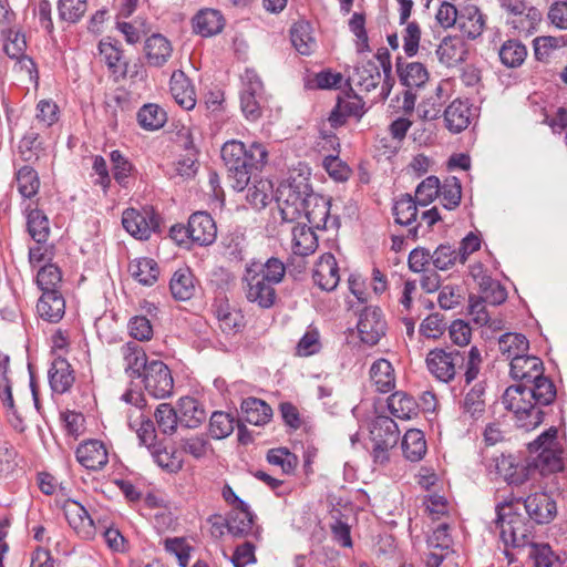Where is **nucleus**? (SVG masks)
Masks as SVG:
<instances>
[{"instance_id": "63", "label": "nucleus", "mask_w": 567, "mask_h": 567, "mask_svg": "<svg viewBox=\"0 0 567 567\" xmlns=\"http://www.w3.org/2000/svg\"><path fill=\"white\" fill-rule=\"evenodd\" d=\"M566 44L564 37H537L534 40L535 56L539 61L547 60L554 50L559 49Z\"/></svg>"}, {"instance_id": "49", "label": "nucleus", "mask_w": 567, "mask_h": 567, "mask_svg": "<svg viewBox=\"0 0 567 567\" xmlns=\"http://www.w3.org/2000/svg\"><path fill=\"white\" fill-rule=\"evenodd\" d=\"M19 193L24 198H31L38 194L40 181L38 173L31 166L21 167L16 176Z\"/></svg>"}, {"instance_id": "12", "label": "nucleus", "mask_w": 567, "mask_h": 567, "mask_svg": "<svg viewBox=\"0 0 567 567\" xmlns=\"http://www.w3.org/2000/svg\"><path fill=\"white\" fill-rule=\"evenodd\" d=\"M358 333L362 342L374 346L385 334L386 322L378 308H365L358 321Z\"/></svg>"}, {"instance_id": "60", "label": "nucleus", "mask_w": 567, "mask_h": 567, "mask_svg": "<svg viewBox=\"0 0 567 567\" xmlns=\"http://www.w3.org/2000/svg\"><path fill=\"white\" fill-rule=\"evenodd\" d=\"M267 461L275 466H279L284 474H290L295 471L298 458L287 449H272L267 454Z\"/></svg>"}, {"instance_id": "32", "label": "nucleus", "mask_w": 567, "mask_h": 567, "mask_svg": "<svg viewBox=\"0 0 567 567\" xmlns=\"http://www.w3.org/2000/svg\"><path fill=\"white\" fill-rule=\"evenodd\" d=\"M254 520L255 515L246 504V506L230 511L227 518V529L236 537H244L252 532Z\"/></svg>"}, {"instance_id": "31", "label": "nucleus", "mask_w": 567, "mask_h": 567, "mask_svg": "<svg viewBox=\"0 0 567 567\" xmlns=\"http://www.w3.org/2000/svg\"><path fill=\"white\" fill-rule=\"evenodd\" d=\"M243 419L245 422L254 425H264L272 416L271 408L262 400L257 398H247L240 405Z\"/></svg>"}, {"instance_id": "40", "label": "nucleus", "mask_w": 567, "mask_h": 567, "mask_svg": "<svg viewBox=\"0 0 567 567\" xmlns=\"http://www.w3.org/2000/svg\"><path fill=\"white\" fill-rule=\"evenodd\" d=\"M370 377L375 390L381 393H388L395 386L394 370L385 359H379L371 365Z\"/></svg>"}, {"instance_id": "47", "label": "nucleus", "mask_w": 567, "mask_h": 567, "mask_svg": "<svg viewBox=\"0 0 567 567\" xmlns=\"http://www.w3.org/2000/svg\"><path fill=\"white\" fill-rule=\"evenodd\" d=\"M19 153L24 162H37L47 156V151L37 132H28L19 143Z\"/></svg>"}, {"instance_id": "20", "label": "nucleus", "mask_w": 567, "mask_h": 567, "mask_svg": "<svg viewBox=\"0 0 567 567\" xmlns=\"http://www.w3.org/2000/svg\"><path fill=\"white\" fill-rule=\"evenodd\" d=\"M190 240L200 246H207L214 243L217 229L212 216L205 212L194 213L189 217Z\"/></svg>"}, {"instance_id": "38", "label": "nucleus", "mask_w": 567, "mask_h": 567, "mask_svg": "<svg viewBox=\"0 0 567 567\" xmlns=\"http://www.w3.org/2000/svg\"><path fill=\"white\" fill-rule=\"evenodd\" d=\"M290 40L301 55H310L316 48L311 24L305 20L293 23L290 29Z\"/></svg>"}, {"instance_id": "13", "label": "nucleus", "mask_w": 567, "mask_h": 567, "mask_svg": "<svg viewBox=\"0 0 567 567\" xmlns=\"http://www.w3.org/2000/svg\"><path fill=\"white\" fill-rule=\"evenodd\" d=\"M476 116V109L468 100L455 99L444 110L445 127L453 134L466 130Z\"/></svg>"}, {"instance_id": "18", "label": "nucleus", "mask_w": 567, "mask_h": 567, "mask_svg": "<svg viewBox=\"0 0 567 567\" xmlns=\"http://www.w3.org/2000/svg\"><path fill=\"white\" fill-rule=\"evenodd\" d=\"M364 105L365 103L362 97L357 94L339 97L329 116L331 126L338 127L343 125L349 116L361 118L365 113Z\"/></svg>"}, {"instance_id": "10", "label": "nucleus", "mask_w": 567, "mask_h": 567, "mask_svg": "<svg viewBox=\"0 0 567 567\" xmlns=\"http://www.w3.org/2000/svg\"><path fill=\"white\" fill-rule=\"evenodd\" d=\"M330 200L322 195L312 193L308 196V203L302 209L311 227L316 229L338 228L340 220L338 216L330 215Z\"/></svg>"}, {"instance_id": "39", "label": "nucleus", "mask_w": 567, "mask_h": 567, "mask_svg": "<svg viewBox=\"0 0 567 567\" xmlns=\"http://www.w3.org/2000/svg\"><path fill=\"white\" fill-rule=\"evenodd\" d=\"M131 276L143 286L154 285L159 276V267L152 258H137L130 262Z\"/></svg>"}, {"instance_id": "19", "label": "nucleus", "mask_w": 567, "mask_h": 567, "mask_svg": "<svg viewBox=\"0 0 567 567\" xmlns=\"http://www.w3.org/2000/svg\"><path fill=\"white\" fill-rule=\"evenodd\" d=\"M509 374L512 379L518 381L517 384L528 385L533 379L540 377L544 372L543 361L535 355H528L527 353L515 358L509 363Z\"/></svg>"}, {"instance_id": "21", "label": "nucleus", "mask_w": 567, "mask_h": 567, "mask_svg": "<svg viewBox=\"0 0 567 567\" xmlns=\"http://www.w3.org/2000/svg\"><path fill=\"white\" fill-rule=\"evenodd\" d=\"M193 30L202 37H213L220 33L225 27L223 14L215 9H202L192 19Z\"/></svg>"}, {"instance_id": "25", "label": "nucleus", "mask_w": 567, "mask_h": 567, "mask_svg": "<svg viewBox=\"0 0 567 567\" xmlns=\"http://www.w3.org/2000/svg\"><path fill=\"white\" fill-rule=\"evenodd\" d=\"M39 316L48 322H59L65 313V300L60 291L43 292L37 303Z\"/></svg>"}, {"instance_id": "41", "label": "nucleus", "mask_w": 567, "mask_h": 567, "mask_svg": "<svg viewBox=\"0 0 567 567\" xmlns=\"http://www.w3.org/2000/svg\"><path fill=\"white\" fill-rule=\"evenodd\" d=\"M485 386L483 383H476L464 396L461 409L462 414L472 420H478L483 416L486 408Z\"/></svg>"}, {"instance_id": "58", "label": "nucleus", "mask_w": 567, "mask_h": 567, "mask_svg": "<svg viewBox=\"0 0 567 567\" xmlns=\"http://www.w3.org/2000/svg\"><path fill=\"white\" fill-rule=\"evenodd\" d=\"M441 184L436 176L422 181L415 190V199L420 206H427L440 195Z\"/></svg>"}, {"instance_id": "14", "label": "nucleus", "mask_w": 567, "mask_h": 567, "mask_svg": "<svg viewBox=\"0 0 567 567\" xmlns=\"http://www.w3.org/2000/svg\"><path fill=\"white\" fill-rule=\"evenodd\" d=\"M64 514L69 525L83 539H92L96 534V527L87 511L76 501H66Z\"/></svg>"}, {"instance_id": "5", "label": "nucleus", "mask_w": 567, "mask_h": 567, "mask_svg": "<svg viewBox=\"0 0 567 567\" xmlns=\"http://www.w3.org/2000/svg\"><path fill=\"white\" fill-rule=\"evenodd\" d=\"M557 436V427L550 426L528 444L529 452L536 454L533 465L543 475L556 473L564 468V450Z\"/></svg>"}, {"instance_id": "1", "label": "nucleus", "mask_w": 567, "mask_h": 567, "mask_svg": "<svg viewBox=\"0 0 567 567\" xmlns=\"http://www.w3.org/2000/svg\"><path fill=\"white\" fill-rule=\"evenodd\" d=\"M556 394L555 384L543 373L528 385L525 383L508 386L502 396V403L514 413L518 427L530 431L543 422L542 406L553 403Z\"/></svg>"}, {"instance_id": "64", "label": "nucleus", "mask_w": 567, "mask_h": 567, "mask_svg": "<svg viewBox=\"0 0 567 567\" xmlns=\"http://www.w3.org/2000/svg\"><path fill=\"white\" fill-rule=\"evenodd\" d=\"M198 169L196 154L189 150L186 155L178 158L174 164V177H181L183 181L195 177Z\"/></svg>"}, {"instance_id": "45", "label": "nucleus", "mask_w": 567, "mask_h": 567, "mask_svg": "<svg viewBox=\"0 0 567 567\" xmlns=\"http://www.w3.org/2000/svg\"><path fill=\"white\" fill-rule=\"evenodd\" d=\"M417 206H420L410 194L401 195L393 205L395 221L402 226H411L416 221Z\"/></svg>"}, {"instance_id": "43", "label": "nucleus", "mask_w": 567, "mask_h": 567, "mask_svg": "<svg viewBox=\"0 0 567 567\" xmlns=\"http://www.w3.org/2000/svg\"><path fill=\"white\" fill-rule=\"evenodd\" d=\"M401 447L406 460L411 462L421 461L427 450L423 432L417 429L406 431L402 439Z\"/></svg>"}, {"instance_id": "46", "label": "nucleus", "mask_w": 567, "mask_h": 567, "mask_svg": "<svg viewBox=\"0 0 567 567\" xmlns=\"http://www.w3.org/2000/svg\"><path fill=\"white\" fill-rule=\"evenodd\" d=\"M252 185L248 187L246 198L255 208H264L274 197L272 184L268 179H262L254 175Z\"/></svg>"}, {"instance_id": "42", "label": "nucleus", "mask_w": 567, "mask_h": 567, "mask_svg": "<svg viewBox=\"0 0 567 567\" xmlns=\"http://www.w3.org/2000/svg\"><path fill=\"white\" fill-rule=\"evenodd\" d=\"M169 289L176 300H189L195 293L192 271L188 268L177 269L171 278Z\"/></svg>"}, {"instance_id": "28", "label": "nucleus", "mask_w": 567, "mask_h": 567, "mask_svg": "<svg viewBox=\"0 0 567 567\" xmlns=\"http://www.w3.org/2000/svg\"><path fill=\"white\" fill-rule=\"evenodd\" d=\"M171 93L178 105L192 110L196 105V94L189 79L181 70L174 71L171 81Z\"/></svg>"}, {"instance_id": "48", "label": "nucleus", "mask_w": 567, "mask_h": 567, "mask_svg": "<svg viewBox=\"0 0 567 567\" xmlns=\"http://www.w3.org/2000/svg\"><path fill=\"white\" fill-rule=\"evenodd\" d=\"M166 120V112L157 104H145L137 113L138 124L150 131L161 128Z\"/></svg>"}, {"instance_id": "55", "label": "nucleus", "mask_w": 567, "mask_h": 567, "mask_svg": "<svg viewBox=\"0 0 567 567\" xmlns=\"http://www.w3.org/2000/svg\"><path fill=\"white\" fill-rule=\"evenodd\" d=\"M461 262L460 252L450 244H441L432 252V264L439 270H447Z\"/></svg>"}, {"instance_id": "62", "label": "nucleus", "mask_w": 567, "mask_h": 567, "mask_svg": "<svg viewBox=\"0 0 567 567\" xmlns=\"http://www.w3.org/2000/svg\"><path fill=\"white\" fill-rule=\"evenodd\" d=\"M59 16L68 22L79 21L86 11V0H59Z\"/></svg>"}, {"instance_id": "50", "label": "nucleus", "mask_w": 567, "mask_h": 567, "mask_svg": "<svg viewBox=\"0 0 567 567\" xmlns=\"http://www.w3.org/2000/svg\"><path fill=\"white\" fill-rule=\"evenodd\" d=\"M498 55L504 65L516 68L524 62L527 51L525 45L519 41L508 40L501 47Z\"/></svg>"}, {"instance_id": "35", "label": "nucleus", "mask_w": 567, "mask_h": 567, "mask_svg": "<svg viewBox=\"0 0 567 567\" xmlns=\"http://www.w3.org/2000/svg\"><path fill=\"white\" fill-rule=\"evenodd\" d=\"M388 409L393 416L410 420L417 415L419 404L410 394L396 391L388 398Z\"/></svg>"}, {"instance_id": "56", "label": "nucleus", "mask_w": 567, "mask_h": 567, "mask_svg": "<svg viewBox=\"0 0 567 567\" xmlns=\"http://www.w3.org/2000/svg\"><path fill=\"white\" fill-rule=\"evenodd\" d=\"M99 52L102 60L113 73H125V69H123L121 65L122 51L115 44H113L110 39L100 41Z\"/></svg>"}, {"instance_id": "22", "label": "nucleus", "mask_w": 567, "mask_h": 567, "mask_svg": "<svg viewBox=\"0 0 567 567\" xmlns=\"http://www.w3.org/2000/svg\"><path fill=\"white\" fill-rule=\"evenodd\" d=\"M467 52V45L460 37L444 38L436 50L440 62L447 68H453L464 62Z\"/></svg>"}, {"instance_id": "59", "label": "nucleus", "mask_w": 567, "mask_h": 567, "mask_svg": "<svg viewBox=\"0 0 567 567\" xmlns=\"http://www.w3.org/2000/svg\"><path fill=\"white\" fill-rule=\"evenodd\" d=\"M441 200L446 209H454L460 205L462 187L458 178H447L440 189Z\"/></svg>"}, {"instance_id": "37", "label": "nucleus", "mask_w": 567, "mask_h": 567, "mask_svg": "<svg viewBox=\"0 0 567 567\" xmlns=\"http://www.w3.org/2000/svg\"><path fill=\"white\" fill-rule=\"evenodd\" d=\"M498 350L502 355L512 362L515 358L527 353L529 341L522 333L506 332L498 338Z\"/></svg>"}, {"instance_id": "34", "label": "nucleus", "mask_w": 567, "mask_h": 567, "mask_svg": "<svg viewBox=\"0 0 567 567\" xmlns=\"http://www.w3.org/2000/svg\"><path fill=\"white\" fill-rule=\"evenodd\" d=\"M396 72L400 82L406 87H421L429 80L426 68L420 62L403 63L396 62Z\"/></svg>"}, {"instance_id": "16", "label": "nucleus", "mask_w": 567, "mask_h": 567, "mask_svg": "<svg viewBox=\"0 0 567 567\" xmlns=\"http://www.w3.org/2000/svg\"><path fill=\"white\" fill-rule=\"evenodd\" d=\"M146 63L152 68L164 66L173 54L171 41L161 33H153L144 42Z\"/></svg>"}, {"instance_id": "52", "label": "nucleus", "mask_w": 567, "mask_h": 567, "mask_svg": "<svg viewBox=\"0 0 567 567\" xmlns=\"http://www.w3.org/2000/svg\"><path fill=\"white\" fill-rule=\"evenodd\" d=\"M478 286L482 292V296L478 297L483 298V300L489 305H501L507 298L506 289L492 277H483L478 281Z\"/></svg>"}, {"instance_id": "4", "label": "nucleus", "mask_w": 567, "mask_h": 567, "mask_svg": "<svg viewBox=\"0 0 567 567\" xmlns=\"http://www.w3.org/2000/svg\"><path fill=\"white\" fill-rule=\"evenodd\" d=\"M522 496L514 494L496 505V527L505 548H524L532 545L534 523L518 512Z\"/></svg>"}, {"instance_id": "15", "label": "nucleus", "mask_w": 567, "mask_h": 567, "mask_svg": "<svg viewBox=\"0 0 567 567\" xmlns=\"http://www.w3.org/2000/svg\"><path fill=\"white\" fill-rule=\"evenodd\" d=\"M313 282L324 291H333L340 281L338 262L330 252L321 255L315 265Z\"/></svg>"}, {"instance_id": "29", "label": "nucleus", "mask_w": 567, "mask_h": 567, "mask_svg": "<svg viewBox=\"0 0 567 567\" xmlns=\"http://www.w3.org/2000/svg\"><path fill=\"white\" fill-rule=\"evenodd\" d=\"M485 23V16L476 6L470 4L460 10L457 25L461 32L467 38H478L484 31Z\"/></svg>"}, {"instance_id": "27", "label": "nucleus", "mask_w": 567, "mask_h": 567, "mask_svg": "<svg viewBox=\"0 0 567 567\" xmlns=\"http://www.w3.org/2000/svg\"><path fill=\"white\" fill-rule=\"evenodd\" d=\"M370 434L372 443L394 447L399 441L400 431L391 417L379 415L372 423Z\"/></svg>"}, {"instance_id": "9", "label": "nucleus", "mask_w": 567, "mask_h": 567, "mask_svg": "<svg viewBox=\"0 0 567 567\" xmlns=\"http://www.w3.org/2000/svg\"><path fill=\"white\" fill-rule=\"evenodd\" d=\"M145 390L156 399H164L172 394L174 380L168 367L158 360L150 362V367L143 373Z\"/></svg>"}, {"instance_id": "23", "label": "nucleus", "mask_w": 567, "mask_h": 567, "mask_svg": "<svg viewBox=\"0 0 567 567\" xmlns=\"http://www.w3.org/2000/svg\"><path fill=\"white\" fill-rule=\"evenodd\" d=\"M75 381L71 364L62 357L55 358L49 369V382L53 392H68Z\"/></svg>"}, {"instance_id": "61", "label": "nucleus", "mask_w": 567, "mask_h": 567, "mask_svg": "<svg viewBox=\"0 0 567 567\" xmlns=\"http://www.w3.org/2000/svg\"><path fill=\"white\" fill-rule=\"evenodd\" d=\"M3 49L9 58L19 60L20 63H23L25 68H28V65H34L32 60L24 54L27 49L24 35L14 33L13 37H10L4 43Z\"/></svg>"}, {"instance_id": "8", "label": "nucleus", "mask_w": 567, "mask_h": 567, "mask_svg": "<svg viewBox=\"0 0 567 567\" xmlns=\"http://www.w3.org/2000/svg\"><path fill=\"white\" fill-rule=\"evenodd\" d=\"M122 225L133 237L146 240L159 228V216L153 208H127L122 215Z\"/></svg>"}, {"instance_id": "53", "label": "nucleus", "mask_w": 567, "mask_h": 567, "mask_svg": "<svg viewBox=\"0 0 567 567\" xmlns=\"http://www.w3.org/2000/svg\"><path fill=\"white\" fill-rule=\"evenodd\" d=\"M156 423L164 434H173L179 423L178 411L168 403H162L154 413Z\"/></svg>"}, {"instance_id": "6", "label": "nucleus", "mask_w": 567, "mask_h": 567, "mask_svg": "<svg viewBox=\"0 0 567 567\" xmlns=\"http://www.w3.org/2000/svg\"><path fill=\"white\" fill-rule=\"evenodd\" d=\"M312 189L306 178L280 184L277 189L276 200L282 220L291 223L302 215V209L308 203V196Z\"/></svg>"}, {"instance_id": "2", "label": "nucleus", "mask_w": 567, "mask_h": 567, "mask_svg": "<svg viewBox=\"0 0 567 567\" xmlns=\"http://www.w3.org/2000/svg\"><path fill=\"white\" fill-rule=\"evenodd\" d=\"M285 275L284 262L275 257L265 262L252 260L247 264L243 277L247 300L261 309L271 308L277 299L275 286L282 281Z\"/></svg>"}, {"instance_id": "44", "label": "nucleus", "mask_w": 567, "mask_h": 567, "mask_svg": "<svg viewBox=\"0 0 567 567\" xmlns=\"http://www.w3.org/2000/svg\"><path fill=\"white\" fill-rule=\"evenodd\" d=\"M156 464L168 473H177L182 470L184 460L181 452L174 447L157 444L150 450Z\"/></svg>"}, {"instance_id": "30", "label": "nucleus", "mask_w": 567, "mask_h": 567, "mask_svg": "<svg viewBox=\"0 0 567 567\" xmlns=\"http://www.w3.org/2000/svg\"><path fill=\"white\" fill-rule=\"evenodd\" d=\"M177 411L179 424L188 429L198 427L207 416L203 405L192 396L181 398L177 403Z\"/></svg>"}, {"instance_id": "33", "label": "nucleus", "mask_w": 567, "mask_h": 567, "mask_svg": "<svg viewBox=\"0 0 567 567\" xmlns=\"http://www.w3.org/2000/svg\"><path fill=\"white\" fill-rule=\"evenodd\" d=\"M313 227L305 224H298L292 228V251L295 255L309 256L318 247V238Z\"/></svg>"}, {"instance_id": "24", "label": "nucleus", "mask_w": 567, "mask_h": 567, "mask_svg": "<svg viewBox=\"0 0 567 567\" xmlns=\"http://www.w3.org/2000/svg\"><path fill=\"white\" fill-rule=\"evenodd\" d=\"M124 370L132 378H141L150 367L147 357L141 346L130 341L121 347Z\"/></svg>"}, {"instance_id": "36", "label": "nucleus", "mask_w": 567, "mask_h": 567, "mask_svg": "<svg viewBox=\"0 0 567 567\" xmlns=\"http://www.w3.org/2000/svg\"><path fill=\"white\" fill-rule=\"evenodd\" d=\"M380 80V66L374 61L362 62L355 68L353 75L350 76V81L364 92L375 89Z\"/></svg>"}, {"instance_id": "11", "label": "nucleus", "mask_w": 567, "mask_h": 567, "mask_svg": "<svg viewBox=\"0 0 567 567\" xmlns=\"http://www.w3.org/2000/svg\"><path fill=\"white\" fill-rule=\"evenodd\" d=\"M528 518L536 524H548L557 515V505L553 496L546 492H535L526 497L522 496Z\"/></svg>"}, {"instance_id": "26", "label": "nucleus", "mask_w": 567, "mask_h": 567, "mask_svg": "<svg viewBox=\"0 0 567 567\" xmlns=\"http://www.w3.org/2000/svg\"><path fill=\"white\" fill-rule=\"evenodd\" d=\"M496 471L512 486H523L530 481L529 468L525 465L516 464L512 456L502 455L497 457Z\"/></svg>"}, {"instance_id": "51", "label": "nucleus", "mask_w": 567, "mask_h": 567, "mask_svg": "<svg viewBox=\"0 0 567 567\" xmlns=\"http://www.w3.org/2000/svg\"><path fill=\"white\" fill-rule=\"evenodd\" d=\"M28 231L37 244L45 243L50 226L48 217L39 209H32L28 215Z\"/></svg>"}, {"instance_id": "17", "label": "nucleus", "mask_w": 567, "mask_h": 567, "mask_svg": "<svg viewBox=\"0 0 567 567\" xmlns=\"http://www.w3.org/2000/svg\"><path fill=\"white\" fill-rule=\"evenodd\" d=\"M75 454L79 463L91 471H100L109 462L107 450L105 445L97 440L84 442L76 449Z\"/></svg>"}, {"instance_id": "57", "label": "nucleus", "mask_w": 567, "mask_h": 567, "mask_svg": "<svg viewBox=\"0 0 567 567\" xmlns=\"http://www.w3.org/2000/svg\"><path fill=\"white\" fill-rule=\"evenodd\" d=\"M62 280L61 270L53 264L41 267L37 275V284L43 292L59 291L56 288Z\"/></svg>"}, {"instance_id": "54", "label": "nucleus", "mask_w": 567, "mask_h": 567, "mask_svg": "<svg viewBox=\"0 0 567 567\" xmlns=\"http://www.w3.org/2000/svg\"><path fill=\"white\" fill-rule=\"evenodd\" d=\"M234 417L225 412H214L209 420L210 435L216 440L229 436L234 431Z\"/></svg>"}, {"instance_id": "7", "label": "nucleus", "mask_w": 567, "mask_h": 567, "mask_svg": "<svg viewBox=\"0 0 567 567\" xmlns=\"http://www.w3.org/2000/svg\"><path fill=\"white\" fill-rule=\"evenodd\" d=\"M429 372L440 382L454 380L457 369L465 363V355L457 350L446 351L441 348L430 350L425 359Z\"/></svg>"}, {"instance_id": "3", "label": "nucleus", "mask_w": 567, "mask_h": 567, "mask_svg": "<svg viewBox=\"0 0 567 567\" xmlns=\"http://www.w3.org/2000/svg\"><path fill=\"white\" fill-rule=\"evenodd\" d=\"M267 156L268 152L260 143L254 142L247 147L239 141L226 142L221 147V158L231 187L237 192L247 188L255 172L265 165Z\"/></svg>"}]
</instances>
